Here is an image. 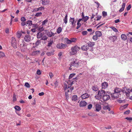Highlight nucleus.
Returning a JSON list of instances; mask_svg holds the SVG:
<instances>
[{"label":"nucleus","mask_w":132,"mask_h":132,"mask_svg":"<svg viewBox=\"0 0 132 132\" xmlns=\"http://www.w3.org/2000/svg\"><path fill=\"white\" fill-rule=\"evenodd\" d=\"M80 62L77 60H76L71 62L70 64V67L69 68V70H74L78 67Z\"/></svg>","instance_id":"nucleus-1"},{"label":"nucleus","mask_w":132,"mask_h":132,"mask_svg":"<svg viewBox=\"0 0 132 132\" xmlns=\"http://www.w3.org/2000/svg\"><path fill=\"white\" fill-rule=\"evenodd\" d=\"M121 89L118 88H116L114 90V93L111 94V97L114 98L118 97L120 93L121 92Z\"/></svg>","instance_id":"nucleus-2"},{"label":"nucleus","mask_w":132,"mask_h":132,"mask_svg":"<svg viewBox=\"0 0 132 132\" xmlns=\"http://www.w3.org/2000/svg\"><path fill=\"white\" fill-rule=\"evenodd\" d=\"M75 75V73H73L70 74L69 76V80L67 83L70 86L73 84V82L76 79V77L72 78L73 76Z\"/></svg>","instance_id":"nucleus-3"},{"label":"nucleus","mask_w":132,"mask_h":132,"mask_svg":"<svg viewBox=\"0 0 132 132\" xmlns=\"http://www.w3.org/2000/svg\"><path fill=\"white\" fill-rule=\"evenodd\" d=\"M105 93L104 90H100L98 91L97 94L95 96V97L97 99L100 100L103 97Z\"/></svg>","instance_id":"nucleus-4"},{"label":"nucleus","mask_w":132,"mask_h":132,"mask_svg":"<svg viewBox=\"0 0 132 132\" xmlns=\"http://www.w3.org/2000/svg\"><path fill=\"white\" fill-rule=\"evenodd\" d=\"M80 48V47L77 46H75L72 47L71 49V51L70 52V55H74L76 54Z\"/></svg>","instance_id":"nucleus-5"},{"label":"nucleus","mask_w":132,"mask_h":132,"mask_svg":"<svg viewBox=\"0 0 132 132\" xmlns=\"http://www.w3.org/2000/svg\"><path fill=\"white\" fill-rule=\"evenodd\" d=\"M11 44L12 46L15 49L17 48L16 40L14 37L12 38Z\"/></svg>","instance_id":"nucleus-6"},{"label":"nucleus","mask_w":132,"mask_h":132,"mask_svg":"<svg viewBox=\"0 0 132 132\" xmlns=\"http://www.w3.org/2000/svg\"><path fill=\"white\" fill-rule=\"evenodd\" d=\"M69 22L71 23L70 24L73 27H74L76 25V21H75L74 18L70 17V18Z\"/></svg>","instance_id":"nucleus-7"},{"label":"nucleus","mask_w":132,"mask_h":132,"mask_svg":"<svg viewBox=\"0 0 132 132\" xmlns=\"http://www.w3.org/2000/svg\"><path fill=\"white\" fill-rule=\"evenodd\" d=\"M45 31L46 34L47 35L48 37H51L54 36L55 34H56V33H54L51 31H49L47 30H45Z\"/></svg>","instance_id":"nucleus-8"},{"label":"nucleus","mask_w":132,"mask_h":132,"mask_svg":"<svg viewBox=\"0 0 132 132\" xmlns=\"http://www.w3.org/2000/svg\"><path fill=\"white\" fill-rule=\"evenodd\" d=\"M110 98V95H107L106 93L102 97L104 101H107L109 100Z\"/></svg>","instance_id":"nucleus-9"},{"label":"nucleus","mask_w":132,"mask_h":132,"mask_svg":"<svg viewBox=\"0 0 132 132\" xmlns=\"http://www.w3.org/2000/svg\"><path fill=\"white\" fill-rule=\"evenodd\" d=\"M20 46L21 51L23 52H24L26 48V46L24 44V43L22 42V44H20Z\"/></svg>","instance_id":"nucleus-10"},{"label":"nucleus","mask_w":132,"mask_h":132,"mask_svg":"<svg viewBox=\"0 0 132 132\" xmlns=\"http://www.w3.org/2000/svg\"><path fill=\"white\" fill-rule=\"evenodd\" d=\"M24 40L26 42H29L31 40V37L28 35H26L24 37Z\"/></svg>","instance_id":"nucleus-11"},{"label":"nucleus","mask_w":132,"mask_h":132,"mask_svg":"<svg viewBox=\"0 0 132 132\" xmlns=\"http://www.w3.org/2000/svg\"><path fill=\"white\" fill-rule=\"evenodd\" d=\"M40 40H37L35 43H33V47L35 48L39 45V44L40 43Z\"/></svg>","instance_id":"nucleus-12"},{"label":"nucleus","mask_w":132,"mask_h":132,"mask_svg":"<svg viewBox=\"0 0 132 132\" xmlns=\"http://www.w3.org/2000/svg\"><path fill=\"white\" fill-rule=\"evenodd\" d=\"M95 108L96 111H99L101 109V106L99 104H97L96 105Z\"/></svg>","instance_id":"nucleus-13"},{"label":"nucleus","mask_w":132,"mask_h":132,"mask_svg":"<svg viewBox=\"0 0 132 132\" xmlns=\"http://www.w3.org/2000/svg\"><path fill=\"white\" fill-rule=\"evenodd\" d=\"M44 33L39 32L37 34V37L38 38H42L44 35Z\"/></svg>","instance_id":"nucleus-14"},{"label":"nucleus","mask_w":132,"mask_h":132,"mask_svg":"<svg viewBox=\"0 0 132 132\" xmlns=\"http://www.w3.org/2000/svg\"><path fill=\"white\" fill-rule=\"evenodd\" d=\"M87 104V103L85 101H83L80 102L79 105L80 107H84L86 106Z\"/></svg>","instance_id":"nucleus-15"},{"label":"nucleus","mask_w":132,"mask_h":132,"mask_svg":"<svg viewBox=\"0 0 132 132\" xmlns=\"http://www.w3.org/2000/svg\"><path fill=\"white\" fill-rule=\"evenodd\" d=\"M89 95L87 93H85L81 95V98L83 99H85L89 97Z\"/></svg>","instance_id":"nucleus-16"},{"label":"nucleus","mask_w":132,"mask_h":132,"mask_svg":"<svg viewBox=\"0 0 132 132\" xmlns=\"http://www.w3.org/2000/svg\"><path fill=\"white\" fill-rule=\"evenodd\" d=\"M40 53V51H36L33 52L31 53V55L32 56H36L39 54Z\"/></svg>","instance_id":"nucleus-17"},{"label":"nucleus","mask_w":132,"mask_h":132,"mask_svg":"<svg viewBox=\"0 0 132 132\" xmlns=\"http://www.w3.org/2000/svg\"><path fill=\"white\" fill-rule=\"evenodd\" d=\"M50 0H43L42 4L43 5H45L49 4Z\"/></svg>","instance_id":"nucleus-18"},{"label":"nucleus","mask_w":132,"mask_h":132,"mask_svg":"<svg viewBox=\"0 0 132 132\" xmlns=\"http://www.w3.org/2000/svg\"><path fill=\"white\" fill-rule=\"evenodd\" d=\"M44 9V7L41 6L38 8H36L34 9V11L36 12H37L39 11H42V10H43Z\"/></svg>","instance_id":"nucleus-19"},{"label":"nucleus","mask_w":132,"mask_h":132,"mask_svg":"<svg viewBox=\"0 0 132 132\" xmlns=\"http://www.w3.org/2000/svg\"><path fill=\"white\" fill-rule=\"evenodd\" d=\"M95 33V35L98 37H100L102 35V34L100 31H97Z\"/></svg>","instance_id":"nucleus-20"},{"label":"nucleus","mask_w":132,"mask_h":132,"mask_svg":"<svg viewBox=\"0 0 132 132\" xmlns=\"http://www.w3.org/2000/svg\"><path fill=\"white\" fill-rule=\"evenodd\" d=\"M26 26H31L32 25V21L31 20H28L26 21Z\"/></svg>","instance_id":"nucleus-21"},{"label":"nucleus","mask_w":132,"mask_h":132,"mask_svg":"<svg viewBox=\"0 0 132 132\" xmlns=\"http://www.w3.org/2000/svg\"><path fill=\"white\" fill-rule=\"evenodd\" d=\"M125 5L126 4L125 3H122V7L119 10V11L120 12H122L124 10Z\"/></svg>","instance_id":"nucleus-22"},{"label":"nucleus","mask_w":132,"mask_h":132,"mask_svg":"<svg viewBox=\"0 0 132 132\" xmlns=\"http://www.w3.org/2000/svg\"><path fill=\"white\" fill-rule=\"evenodd\" d=\"M102 88H105L108 86V84L106 82H104L102 84Z\"/></svg>","instance_id":"nucleus-23"},{"label":"nucleus","mask_w":132,"mask_h":132,"mask_svg":"<svg viewBox=\"0 0 132 132\" xmlns=\"http://www.w3.org/2000/svg\"><path fill=\"white\" fill-rule=\"evenodd\" d=\"M64 22L66 24H67L68 22V15L67 14H66L65 15V17L64 19H63Z\"/></svg>","instance_id":"nucleus-24"},{"label":"nucleus","mask_w":132,"mask_h":132,"mask_svg":"<svg viewBox=\"0 0 132 132\" xmlns=\"http://www.w3.org/2000/svg\"><path fill=\"white\" fill-rule=\"evenodd\" d=\"M121 39L124 40H126L127 39V37L125 34H122L121 35Z\"/></svg>","instance_id":"nucleus-25"},{"label":"nucleus","mask_w":132,"mask_h":132,"mask_svg":"<svg viewBox=\"0 0 132 132\" xmlns=\"http://www.w3.org/2000/svg\"><path fill=\"white\" fill-rule=\"evenodd\" d=\"M88 46L92 47L95 45V43L94 42H89L88 43Z\"/></svg>","instance_id":"nucleus-26"},{"label":"nucleus","mask_w":132,"mask_h":132,"mask_svg":"<svg viewBox=\"0 0 132 132\" xmlns=\"http://www.w3.org/2000/svg\"><path fill=\"white\" fill-rule=\"evenodd\" d=\"M54 51H52V52H48L46 54L48 56H50L51 55L54 54Z\"/></svg>","instance_id":"nucleus-27"},{"label":"nucleus","mask_w":132,"mask_h":132,"mask_svg":"<svg viewBox=\"0 0 132 132\" xmlns=\"http://www.w3.org/2000/svg\"><path fill=\"white\" fill-rule=\"evenodd\" d=\"M88 48L87 46L84 45L81 47V49L82 50L85 51L87 50Z\"/></svg>","instance_id":"nucleus-28"},{"label":"nucleus","mask_w":132,"mask_h":132,"mask_svg":"<svg viewBox=\"0 0 132 132\" xmlns=\"http://www.w3.org/2000/svg\"><path fill=\"white\" fill-rule=\"evenodd\" d=\"M103 109L104 110H108L109 111L110 110V109L108 105L104 106L103 107Z\"/></svg>","instance_id":"nucleus-29"},{"label":"nucleus","mask_w":132,"mask_h":132,"mask_svg":"<svg viewBox=\"0 0 132 132\" xmlns=\"http://www.w3.org/2000/svg\"><path fill=\"white\" fill-rule=\"evenodd\" d=\"M130 92V91L129 89L127 88V89L126 90V95L127 96H129Z\"/></svg>","instance_id":"nucleus-30"},{"label":"nucleus","mask_w":132,"mask_h":132,"mask_svg":"<svg viewBox=\"0 0 132 132\" xmlns=\"http://www.w3.org/2000/svg\"><path fill=\"white\" fill-rule=\"evenodd\" d=\"M77 99V97L76 95H74L73 96L72 98V100L73 101H76Z\"/></svg>","instance_id":"nucleus-31"},{"label":"nucleus","mask_w":132,"mask_h":132,"mask_svg":"<svg viewBox=\"0 0 132 132\" xmlns=\"http://www.w3.org/2000/svg\"><path fill=\"white\" fill-rule=\"evenodd\" d=\"M14 109L16 110H17L18 111H19L21 110V108L20 106H18L16 105L14 107Z\"/></svg>","instance_id":"nucleus-32"},{"label":"nucleus","mask_w":132,"mask_h":132,"mask_svg":"<svg viewBox=\"0 0 132 132\" xmlns=\"http://www.w3.org/2000/svg\"><path fill=\"white\" fill-rule=\"evenodd\" d=\"M62 30V29L60 27H59L57 30V32L58 34H59L61 32Z\"/></svg>","instance_id":"nucleus-33"},{"label":"nucleus","mask_w":132,"mask_h":132,"mask_svg":"<svg viewBox=\"0 0 132 132\" xmlns=\"http://www.w3.org/2000/svg\"><path fill=\"white\" fill-rule=\"evenodd\" d=\"M117 39V37L116 36H113L110 39L113 42H114Z\"/></svg>","instance_id":"nucleus-34"},{"label":"nucleus","mask_w":132,"mask_h":132,"mask_svg":"<svg viewBox=\"0 0 132 132\" xmlns=\"http://www.w3.org/2000/svg\"><path fill=\"white\" fill-rule=\"evenodd\" d=\"M110 28L112 29L115 32H117L118 31L117 29L114 27H110Z\"/></svg>","instance_id":"nucleus-35"},{"label":"nucleus","mask_w":132,"mask_h":132,"mask_svg":"<svg viewBox=\"0 0 132 132\" xmlns=\"http://www.w3.org/2000/svg\"><path fill=\"white\" fill-rule=\"evenodd\" d=\"M48 20L47 19H46L44 20L42 22V26H44L48 22Z\"/></svg>","instance_id":"nucleus-36"},{"label":"nucleus","mask_w":132,"mask_h":132,"mask_svg":"<svg viewBox=\"0 0 132 132\" xmlns=\"http://www.w3.org/2000/svg\"><path fill=\"white\" fill-rule=\"evenodd\" d=\"M61 49H63L66 47L67 45L62 43L61 44Z\"/></svg>","instance_id":"nucleus-37"},{"label":"nucleus","mask_w":132,"mask_h":132,"mask_svg":"<svg viewBox=\"0 0 132 132\" xmlns=\"http://www.w3.org/2000/svg\"><path fill=\"white\" fill-rule=\"evenodd\" d=\"M66 43L68 44H69L71 43V40H69L68 38H66L65 39Z\"/></svg>","instance_id":"nucleus-38"},{"label":"nucleus","mask_w":132,"mask_h":132,"mask_svg":"<svg viewBox=\"0 0 132 132\" xmlns=\"http://www.w3.org/2000/svg\"><path fill=\"white\" fill-rule=\"evenodd\" d=\"M98 37L95 35L93 36L92 38L94 40L96 41L98 39Z\"/></svg>","instance_id":"nucleus-39"},{"label":"nucleus","mask_w":132,"mask_h":132,"mask_svg":"<svg viewBox=\"0 0 132 132\" xmlns=\"http://www.w3.org/2000/svg\"><path fill=\"white\" fill-rule=\"evenodd\" d=\"M92 89L94 91H96L98 90V88L96 86H93L92 87Z\"/></svg>","instance_id":"nucleus-40"},{"label":"nucleus","mask_w":132,"mask_h":132,"mask_svg":"<svg viewBox=\"0 0 132 132\" xmlns=\"http://www.w3.org/2000/svg\"><path fill=\"white\" fill-rule=\"evenodd\" d=\"M65 90H66L67 89H68L70 88V86H67V85L65 83L64 84V85L63 86Z\"/></svg>","instance_id":"nucleus-41"},{"label":"nucleus","mask_w":132,"mask_h":132,"mask_svg":"<svg viewBox=\"0 0 132 132\" xmlns=\"http://www.w3.org/2000/svg\"><path fill=\"white\" fill-rule=\"evenodd\" d=\"M42 14V12H38L35 15V16L36 17H39L41 16Z\"/></svg>","instance_id":"nucleus-42"},{"label":"nucleus","mask_w":132,"mask_h":132,"mask_svg":"<svg viewBox=\"0 0 132 132\" xmlns=\"http://www.w3.org/2000/svg\"><path fill=\"white\" fill-rule=\"evenodd\" d=\"M5 56V54L4 53L2 52H0V58L1 57H3Z\"/></svg>","instance_id":"nucleus-43"},{"label":"nucleus","mask_w":132,"mask_h":132,"mask_svg":"<svg viewBox=\"0 0 132 132\" xmlns=\"http://www.w3.org/2000/svg\"><path fill=\"white\" fill-rule=\"evenodd\" d=\"M89 19V17L88 16H86L83 19V20L84 21V22H86L87 20Z\"/></svg>","instance_id":"nucleus-44"},{"label":"nucleus","mask_w":132,"mask_h":132,"mask_svg":"<svg viewBox=\"0 0 132 132\" xmlns=\"http://www.w3.org/2000/svg\"><path fill=\"white\" fill-rule=\"evenodd\" d=\"M47 39V37L45 35L43 36L42 37V38L41 39V40H45Z\"/></svg>","instance_id":"nucleus-45"},{"label":"nucleus","mask_w":132,"mask_h":132,"mask_svg":"<svg viewBox=\"0 0 132 132\" xmlns=\"http://www.w3.org/2000/svg\"><path fill=\"white\" fill-rule=\"evenodd\" d=\"M22 35V34L20 32H17V36L18 38H19Z\"/></svg>","instance_id":"nucleus-46"},{"label":"nucleus","mask_w":132,"mask_h":132,"mask_svg":"<svg viewBox=\"0 0 132 132\" xmlns=\"http://www.w3.org/2000/svg\"><path fill=\"white\" fill-rule=\"evenodd\" d=\"M32 27L34 28L37 29L38 27V24L37 23L35 24H32Z\"/></svg>","instance_id":"nucleus-47"},{"label":"nucleus","mask_w":132,"mask_h":132,"mask_svg":"<svg viewBox=\"0 0 132 132\" xmlns=\"http://www.w3.org/2000/svg\"><path fill=\"white\" fill-rule=\"evenodd\" d=\"M127 89V88H125L123 89H121V92L123 93H125L126 94V90Z\"/></svg>","instance_id":"nucleus-48"},{"label":"nucleus","mask_w":132,"mask_h":132,"mask_svg":"<svg viewBox=\"0 0 132 132\" xmlns=\"http://www.w3.org/2000/svg\"><path fill=\"white\" fill-rule=\"evenodd\" d=\"M87 32L86 31H82L81 32L82 34L83 35H86L87 34Z\"/></svg>","instance_id":"nucleus-49"},{"label":"nucleus","mask_w":132,"mask_h":132,"mask_svg":"<svg viewBox=\"0 0 132 132\" xmlns=\"http://www.w3.org/2000/svg\"><path fill=\"white\" fill-rule=\"evenodd\" d=\"M49 76L50 77V78H52L53 77V74L51 72H50L49 73Z\"/></svg>","instance_id":"nucleus-50"},{"label":"nucleus","mask_w":132,"mask_h":132,"mask_svg":"<svg viewBox=\"0 0 132 132\" xmlns=\"http://www.w3.org/2000/svg\"><path fill=\"white\" fill-rule=\"evenodd\" d=\"M25 86L28 88H29L30 87L29 84L28 82H25Z\"/></svg>","instance_id":"nucleus-51"},{"label":"nucleus","mask_w":132,"mask_h":132,"mask_svg":"<svg viewBox=\"0 0 132 132\" xmlns=\"http://www.w3.org/2000/svg\"><path fill=\"white\" fill-rule=\"evenodd\" d=\"M102 14L103 15V16H105L107 15V13L106 12H105L104 11H103L102 12Z\"/></svg>","instance_id":"nucleus-52"},{"label":"nucleus","mask_w":132,"mask_h":132,"mask_svg":"<svg viewBox=\"0 0 132 132\" xmlns=\"http://www.w3.org/2000/svg\"><path fill=\"white\" fill-rule=\"evenodd\" d=\"M53 41H52L49 42L48 43V46L49 47L51 46L53 44Z\"/></svg>","instance_id":"nucleus-53"},{"label":"nucleus","mask_w":132,"mask_h":132,"mask_svg":"<svg viewBox=\"0 0 132 132\" xmlns=\"http://www.w3.org/2000/svg\"><path fill=\"white\" fill-rule=\"evenodd\" d=\"M21 21H23V22H24L26 20V18L23 17H22L21 18Z\"/></svg>","instance_id":"nucleus-54"},{"label":"nucleus","mask_w":132,"mask_h":132,"mask_svg":"<svg viewBox=\"0 0 132 132\" xmlns=\"http://www.w3.org/2000/svg\"><path fill=\"white\" fill-rule=\"evenodd\" d=\"M65 96H66V99L67 100L69 98V95H68V93H67V92H65Z\"/></svg>","instance_id":"nucleus-55"},{"label":"nucleus","mask_w":132,"mask_h":132,"mask_svg":"<svg viewBox=\"0 0 132 132\" xmlns=\"http://www.w3.org/2000/svg\"><path fill=\"white\" fill-rule=\"evenodd\" d=\"M131 6L130 5H129L126 8L127 10L128 11L130 10L131 8Z\"/></svg>","instance_id":"nucleus-56"},{"label":"nucleus","mask_w":132,"mask_h":132,"mask_svg":"<svg viewBox=\"0 0 132 132\" xmlns=\"http://www.w3.org/2000/svg\"><path fill=\"white\" fill-rule=\"evenodd\" d=\"M126 119H127L128 120L130 121L132 120V118L131 117H127L126 118Z\"/></svg>","instance_id":"nucleus-57"},{"label":"nucleus","mask_w":132,"mask_h":132,"mask_svg":"<svg viewBox=\"0 0 132 132\" xmlns=\"http://www.w3.org/2000/svg\"><path fill=\"white\" fill-rule=\"evenodd\" d=\"M62 55V52H60L58 54V56H59V57L58 58L59 59H61V58L60 57Z\"/></svg>","instance_id":"nucleus-58"},{"label":"nucleus","mask_w":132,"mask_h":132,"mask_svg":"<svg viewBox=\"0 0 132 132\" xmlns=\"http://www.w3.org/2000/svg\"><path fill=\"white\" fill-rule=\"evenodd\" d=\"M92 107V105L91 104H89L88 106V109H90Z\"/></svg>","instance_id":"nucleus-59"},{"label":"nucleus","mask_w":132,"mask_h":132,"mask_svg":"<svg viewBox=\"0 0 132 132\" xmlns=\"http://www.w3.org/2000/svg\"><path fill=\"white\" fill-rule=\"evenodd\" d=\"M130 112V110H128L127 111L124 112V114H129Z\"/></svg>","instance_id":"nucleus-60"},{"label":"nucleus","mask_w":132,"mask_h":132,"mask_svg":"<svg viewBox=\"0 0 132 132\" xmlns=\"http://www.w3.org/2000/svg\"><path fill=\"white\" fill-rule=\"evenodd\" d=\"M71 43L75 42L76 39L75 38H72L70 39Z\"/></svg>","instance_id":"nucleus-61"},{"label":"nucleus","mask_w":132,"mask_h":132,"mask_svg":"<svg viewBox=\"0 0 132 132\" xmlns=\"http://www.w3.org/2000/svg\"><path fill=\"white\" fill-rule=\"evenodd\" d=\"M37 73L38 75H40L41 74L40 71L39 70H38L37 71Z\"/></svg>","instance_id":"nucleus-62"},{"label":"nucleus","mask_w":132,"mask_h":132,"mask_svg":"<svg viewBox=\"0 0 132 132\" xmlns=\"http://www.w3.org/2000/svg\"><path fill=\"white\" fill-rule=\"evenodd\" d=\"M21 25L22 26H24L25 25H26V22H23L21 23Z\"/></svg>","instance_id":"nucleus-63"},{"label":"nucleus","mask_w":132,"mask_h":132,"mask_svg":"<svg viewBox=\"0 0 132 132\" xmlns=\"http://www.w3.org/2000/svg\"><path fill=\"white\" fill-rule=\"evenodd\" d=\"M101 16H98L97 17H96V18H97V19H96V20L97 21L100 20L101 19Z\"/></svg>","instance_id":"nucleus-64"}]
</instances>
